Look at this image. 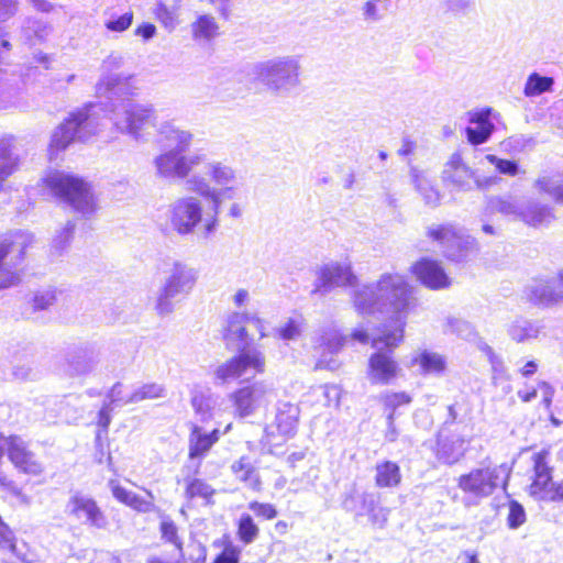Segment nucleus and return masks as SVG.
I'll list each match as a JSON object with an SVG mask.
<instances>
[{"instance_id":"obj_1","label":"nucleus","mask_w":563,"mask_h":563,"mask_svg":"<svg viewBox=\"0 0 563 563\" xmlns=\"http://www.w3.org/2000/svg\"><path fill=\"white\" fill-rule=\"evenodd\" d=\"M351 300L357 313L390 312L398 317L399 324H405L401 319L416 306L412 287L398 273H384L377 282L362 284L352 290Z\"/></svg>"},{"instance_id":"obj_2","label":"nucleus","mask_w":563,"mask_h":563,"mask_svg":"<svg viewBox=\"0 0 563 563\" xmlns=\"http://www.w3.org/2000/svg\"><path fill=\"white\" fill-rule=\"evenodd\" d=\"M301 57L279 55L257 62L252 67L254 79L268 91L284 96L301 85Z\"/></svg>"},{"instance_id":"obj_3","label":"nucleus","mask_w":563,"mask_h":563,"mask_svg":"<svg viewBox=\"0 0 563 563\" xmlns=\"http://www.w3.org/2000/svg\"><path fill=\"white\" fill-rule=\"evenodd\" d=\"M99 104L90 103L69 114L53 132L48 152L51 157L66 150L73 142H85L100 129Z\"/></svg>"},{"instance_id":"obj_4","label":"nucleus","mask_w":563,"mask_h":563,"mask_svg":"<svg viewBox=\"0 0 563 563\" xmlns=\"http://www.w3.org/2000/svg\"><path fill=\"white\" fill-rule=\"evenodd\" d=\"M402 336L404 323H400L394 330H384L373 338L372 346L376 352L371 355L367 369L372 384L386 385L398 376L400 367L391 355V349L399 344Z\"/></svg>"},{"instance_id":"obj_5","label":"nucleus","mask_w":563,"mask_h":563,"mask_svg":"<svg viewBox=\"0 0 563 563\" xmlns=\"http://www.w3.org/2000/svg\"><path fill=\"white\" fill-rule=\"evenodd\" d=\"M45 186L60 200L82 216L92 214L97 205L91 187L82 178L60 170H52L44 178Z\"/></svg>"},{"instance_id":"obj_6","label":"nucleus","mask_w":563,"mask_h":563,"mask_svg":"<svg viewBox=\"0 0 563 563\" xmlns=\"http://www.w3.org/2000/svg\"><path fill=\"white\" fill-rule=\"evenodd\" d=\"M198 278L195 268L181 262H174L159 288L154 309L158 316L165 317L174 311L173 299L187 296L194 289Z\"/></svg>"},{"instance_id":"obj_7","label":"nucleus","mask_w":563,"mask_h":563,"mask_svg":"<svg viewBox=\"0 0 563 563\" xmlns=\"http://www.w3.org/2000/svg\"><path fill=\"white\" fill-rule=\"evenodd\" d=\"M509 476L506 465L474 468L461 475L459 488L466 495L467 505H477L482 499L493 495L499 486H505Z\"/></svg>"},{"instance_id":"obj_8","label":"nucleus","mask_w":563,"mask_h":563,"mask_svg":"<svg viewBox=\"0 0 563 563\" xmlns=\"http://www.w3.org/2000/svg\"><path fill=\"white\" fill-rule=\"evenodd\" d=\"M427 236L438 242L443 255L452 262H463L478 252L476 239L453 224L431 225L427 229Z\"/></svg>"},{"instance_id":"obj_9","label":"nucleus","mask_w":563,"mask_h":563,"mask_svg":"<svg viewBox=\"0 0 563 563\" xmlns=\"http://www.w3.org/2000/svg\"><path fill=\"white\" fill-rule=\"evenodd\" d=\"M205 158V154L201 153L186 154L168 150L157 155L153 164L157 177L173 181L184 180L188 190V180L196 175L192 170L202 164Z\"/></svg>"},{"instance_id":"obj_10","label":"nucleus","mask_w":563,"mask_h":563,"mask_svg":"<svg viewBox=\"0 0 563 563\" xmlns=\"http://www.w3.org/2000/svg\"><path fill=\"white\" fill-rule=\"evenodd\" d=\"M110 119L118 131L139 140L142 129L154 124L156 111L151 103H139L129 100L117 107Z\"/></svg>"},{"instance_id":"obj_11","label":"nucleus","mask_w":563,"mask_h":563,"mask_svg":"<svg viewBox=\"0 0 563 563\" xmlns=\"http://www.w3.org/2000/svg\"><path fill=\"white\" fill-rule=\"evenodd\" d=\"M341 505L356 518L367 516L373 526L383 528L387 522L389 510L380 506V496L377 493L360 490L353 486L343 494Z\"/></svg>"},{"instance_id":"obj_12","label":"nucleus","mask_w":563,"mask_h":563,"mask_svg":"<svg viewBox=\"0 0 563 563\" xmlns=\"http://www.w3.org/2000/svg\"><path fill=\"white\" fill-rule=\"evenodd\" d=\"M276 397L275 388L272 383L257 380L245 385L230 395L235 413L240 418L253 416L262 408H266Z\"/></svg>"},{"instance_id":"obj_13","label":"nucleus","mask_w":563,"mask_h":563,"mask_svg":"<svg viewBox=\"0 0 563 563\" xmlns=\"http://www.w3.org/2000/svg\"><path fill=\"white\" fill-rule=\"evenodd\" d=\"M202 202L198 197L176 198L167 209V218L173 231L180 236L192 234L202 222Z\"/></svg>"},{"instance_id":"obj_14","label":"nucleus","mask_w":563,"mask_h":563,"mask_svg":"<svg viewBox=\"0 0 563 563\" xmlns=\"http://www.w3.org/2000/svg\"><path fill=\"white\" fill-rule=\"evenodd\" d=\"M249 369L255 374L265 371V356L257 349L240 351V354L218 365L214 377L221 383H227L242 377Z\"/></svg>"},{"instance_id":"obj_15","label":"nucleus","mask_w":563,"mask_h":563,"mask_svg":"<svg viewBox=\"0 0 563 563\" xmlns=\"http://www.w3.org/2000/svg\"><path fill=\"white\" fill-rule=\"evenodd\" d=\"M358 286L350 261H331L319 268L314 291L327 294L339 287H352L354 290Z\"/></svg>"},{"instance_id":"obj_16","label":"nucleus","mask_w":563,"mask_h":563,"mask_svg":"<svg viewBox=\"0 0 563 563\" xmlns=\"http://www.w3.org/2000/svg\"><path fill=\"white\" fill-rule=\"evenodd\" d=\"M241 185L236 180L220 188L212 187L202 175H195L188 180V191L199 195L211 202L212 211L220 213L225 200H235L241 196Z\"/></svg>"},{"instance_id":"obj_17","label":"nucleus","mask_w":563,"mask_h":563,"mask_svg":"<svg viewBox=\"0 0 563 563\" xmlns=\"http://www.w3.org/2000/svg\"><path fill=\"white\" fill-rule=\"evenodd\" d=\"M345 342L346 338L341 335L332 325L323 327L317 331L313 338V347L320 353L317 367L331 371L338 368L339 364L332 355L339 353Z\"/></svg>"},{"instance_id":"obj_18","label":"nucleus","mask_w":563,"mask_h":563,"mask_svg":"<svg viewBox=\"0 0 563 563\" xmlns=\"http://www.w3.org/2000/svg\"><path fill=\"white\" fill-rule=\"evenodd\" d=\"M66 512L81 523L97 529H104L108 525L107 518L97 503L91 497L79 493L69 498Z\"/></svg>"},{"instance_id":"obj_19","label":"nucleus","mask_w":563,"mask_h":563,"mask_svg":"<svg viewBox=\"0 0 563 563\" xmlns=\"http://www.w3.org/2000/svg\"><path fill=\"white\" fill-rule=\"evenodd\" d=\"M8 451L9 460L21 472L32 476H38L43 473V464L37 461L26 443L16 435L2 438Z\"/></svg>"},{"instance_id":"obj_20","label":"nucleus","mask_w":563,"mask_h":563,"mask_svg":"<svg viewBox=\"0 0 563 563\" xmlns=\"http://www.w3.org/2000/svg\"><path fill=\"white\" fill-rule=\"evenodd\" d=\"M101 358V347L96 343L75 346L67 354L68 371L73 376L91 373Z\"/></svg>"},{"instance_id":"obj_21","label":"nucleus","mask_w":563,"mask_h":563,"mask_svg":"<svg viewBox=\"0 0 563 563\" xmlns=\"http://www.w3.org/2000/svg\"><path fill=\"white\" fill-rule=\"evenodd\" d=\"M475 172L463 161L460 153H453L444 164L441 178L442 181L462 191H468L473 188V178Z\"/></svg>"},{"instance_id":"obj_22","label":"nucleus","mask_w":563,"mask_h":563,"mask_svg":"<svg viewBox=\"0 0 563 563\" xmlns=\"http://www.w3.org/2000/svg\"><path fill=\"white\" fill-rule=\"evenodd\" d=\"M251 313L232 312L228 316L222 330V336L228 346H232L238 351H247L250 336L245 324L250 322Z\"/></svg>"},{"instance_id":"obj_23","label":"nucleus","mask_w":563,"mask_h":563,"mask_svg":"<svg viewBox=\"0 0 563 563\" xmlns=\"http://www.w3.org/2000/svg\"><path fill=\"white\" fill-rule=\"evenodd\" d=\"M418 280L430 289H442L451 285V280L442 266L432 260L423 258L412 266Z\"/></svg>"},{"instance_id":"obj_24","label":"nucleus","mask_w":563,"mask_h":563,"mask_svg":"<svg viewBox=\"0 0 563 563\" xmlns=\"http://www.w3.org/2000/svg\"><path fill=\"white\" fill-rule=\"evenodd\" d=\"M465 439L459 433L441 431L438 435L435 456L443 464L457 463L465 454Z\"/></svg>"},{"instance_id":"obj_25","label":"nucleus","mask_w":563,"mask_h":563,"mask_svg":"<svg viewBox=\"0 0 563 563\" xmlns=\"http://www.w3.org/2000/svg\"><path fill=\"white\" fill-rule=\"evenodd\" d=\"M135 89L133 76L123 74L102 75L96 85L98 96L108 98H125L134 95Z\"/></svg>"},{"instance_id":"obj_26","label":"nucleus","mask_w":563,"mask_h":563,"mask_svg":"<svg viewBox=\"0 0 563 563\" xmlns=\"http://www.w3.org/2000/svg\"><path fill=\"white\" fill-rule=\"evenodd\" d=\"M492 110L483 109L470 112V123L473 126L465 129L467 141L473 145L485 143L492 135L495 126L489 120Z\"/></svg>"},{"instance_id":"obj_27","label":"nucleus","mask_w":563,"mask_h":563,"mask_svg":"<svg viewBox=\"0 0 563 563\" xmlns=\"http://www.w3.org/2000/svg\"><path fill=\"white\" fill-rule=\"evenodd\" d=\"M409 178L427 206L435 208L440 205L441 194L435 188L426 170L409 164Z\"/></svg>"},{"instance_id":"obj_28","label":"nucleus","mask_w":563,"mask_h":563,"mask_svg":"<svg viewBox=\"0 0 563 563\" xmlns=\"http://www.w3.org/2000/svg\"><path fill=\"white\" fill-rule=\"evenodd\" d=\"M110 487L113 497L119 500L120 503L131 507L132 509L139 511V512H151L155 509L154 504V495L146 490V497H142L131 490L125 489L121 485L117 484L115 482H110Z\"/></svg>"},{"instance_id":"obj_29","label":"nucleus","mask_w":563,"mask_h":563,"mask_svg":"<svg viewBox=\"0 0 563 563\" xmlns=\"http://www.w3.org/2000/svg\"><path fill=\"white\" fill-rule=\"evenodd\" d=\"M300 409L290 401L277 404L275 424L279 433L286 438L292 437L298 427Z\"/></svg>"},{"instance_id":"obj_30","label":"nucleus","mask_w":563,"mask_h":563,"mask_svg":"<svg viewBox=\"0 0 563 563\" xmlns=\"http://www.w3.org/2000/svg\"><path fill=\"white\" fill-rule=\"evenodd\" d=\"M21 100L19 78L0 68V110L16 108Z\"/></svg>"},{"instance_id":"obj_31","label":"nucleus","mask_w":563,"mask_h":563,"mask_svg":"<svg viewBox=\"0 0 563 563\" xmlns=\"http://www.w3.org/2000/svg\"><path fill=\"white\" fill-rule=\"evenodd\" d=\"M218 440L219 430L207 433L202 428L194 426L189 434V459H202Z\"/></svg>"},{"instance_id":"obj_32","label":"nucleus","mask_w":563,"mask_h":563,"mask_svg":"<svg viewBox=\"0 0 563 563\" xmlns=\"http://www.w3.org/2000/svg\"><path fill=\"white\" fill-rule=\"evenodd\" d=\"M554 482L551 479V471L542 454L534 456V479L530 485V495L537 499L542 500Z\"/></svg>"},{"instance_id":"obj_33","label":"nucleus","mask_w":563,"mask_h":563,"mask_svg":"<svg viewBox=\"0 0 563 563\" xmlns=\"http://www.w3.org/2000/svg\"><path fill=\"white\" fill-rule=\"evenodd\" d=\"M411 366H419L422 374H442L445 369V358L430 351L417 352L411 358Z\"/></svg>"},{"instance_id":"obj_34","label":"nucleus","mask_w":563,"mask_h":563,"mask_svg":"<svg viewBox=\"0 0 563 563\" xmlns=\"http://www.w3.org/2000/svg\"><path fill=\"white\" fill-rule=\"evenodd\" d=\"M486 211L519 219L521 203L511 195L493 196L487 200Z\"/></svg>"},{"instance_id":"obj_35","label":"nucleus","mask_w":563,"mask_h":563,"mask_svg":"<svg viewBox=\"0 0 563 563\" xmlns=\"http://www.w3.org/2000/svg\"><path fill=\"white\" fill-rule=\"evenodd\" d=\"M507 332L514 341L522 343L537 339L541 332V325L536 321L517 318L508 325Z\"/></svg>"},{"instance_id":"obj_36","label":"nucleus","mask_w":563,"mask_h":563,"mask_svg":"<svg viewBox=\"0 0 563 563\" xmlns=\"http://www.w3.org/2000/svg\"><path fill=\"white\" fill-rule=\"evenodd\" d=\"M206 174L210 180L220 188L222 186L235 183L238 172L231 165L221 161H211L206 164Z\"/></svg>"},{"instance_id":"obj_37","label":"nucleus","mask_w":563,"mask_h":563,"mask_svg":"<svg viewBox=\"0 0 563 563\" xmlns=\"http://www.w3.org/2000/svg\"><path fill=\"white\" fill-rule=\"evenodd\" d=\"M375 484L379 488H394L401 482L399 466L391 461L378 463L375 467Z\"/></svg>"},{"instance_id":"obj_38","label":"nucleus","mask_w":563,"mask_h":563,"mask_svg":"<svg viewBox=\"0 0 563 563\" xmlns=\"http://www.w3.org/2000/svg\"><path fill=\"white\" fill-rule=\"evenodd\" d=\"M552 218V210L545 205L539 202H529L526 207L521 205L519 219L529 225L538 227L550 222Z\"/></svg>"},{"instance_id":"obj_39","label":"nucleus","mask_w":563,"mask_h":563,"mask_svg":"<svg viewBox=\"0 0 563 563\" xmlns=\"http://www.w3.org/2000/svg\"><path fill=\"white\" fill-rule=\"evenodd\" d=\"M219 25L214 18L209 14L199 15L191 24V32L195 40L210 41L218 35Z\"/></svg>"},{"instance_id":"obj_40","label":"nucleus","mask_w":563,"mask_h":563,"mask_svg":"<svg viewBox=\"0 0 563 563\" xmlns=\"http://www.w3.org/2000/svg\"><path fill=\"white\" fill-rule=\"evenodd\" d=\"M534 186L539 191L548 194L556 202L563 203V176L562 175L540 177L536 180Z\"/></svg>"},{"instance_id":"obj_41","label":"nucleus","mask_w":563,"mask_h":563,"mask_svg":"<svg viewBox=\"0 0 563 563\" xmlns=\"http://www.w3.org/2000/svg\"><path fill=\"white\" fill-rule=\"evenodd\" d=\"M560 292H553V286L551 280H540L534 286H532L530 291V299L539 305H552L560 300Z\"/></svg>"},{"instance_id":"obj_42","label":"nucleus","mask_w":563,"mask_h":563,"mask_svg":"<svg viewBox=\"0 0 563 563\" xmlns=\"http://www.w3.org/2000/svg\"><path fill=\"white\" fill-rule=\"evenodd\" d=\"M166 396V388L164 385L158 383H146L139 387H136L129 396L128 401H132L133 404L143 401V400H154L158 398H164Z\"/></svg>"},{"instance_id":"obj_43","label":"nucleus","mask_w":563,"mask_h":563,"mask_svg":"<svg viewBox=\"0 0 563 563\" xmlns=\"http://www.w3.org/2000/svg\"><path fill=\"white\" fill-rule=\"evenodd\" d=\"M443 331L444 333L455 334L466 341H473L476 338L473 325L468 321L455 317H448L445 319Z\"/></svg>"},{"instance_id":"obj_44","label":"nucleus","mask_w":563,"mask_h":563,"mask_svg":"<svg viewBox=\"0 0 563 563\" xmlns=\"http://www.w3.org/2000/svg\"><path fill=\"white\" fill-rule=\"evenodd\" d=\"M232 472L235 476L246 483L251 488H256L260 484L257 473L249 457L242 456L232 464Z\"/></svg>"},{"instance_id":"obj_45","label":"nucleus","mask_w":563,"mask_h":563,"mask_svg":"<svg viewBox=\"0 0 563 563\" xmlns=\"http://www.w3.org/2000/svg\"><path fill=\"white\" fill-rule=\"evenodd\" d=\"M74 222L67 221L63 228L55 232L51 246L53 254L62 255L69 247L74 236Z\"/></svg>"},{"instance_id":"obj_46","label":"nucleus","mask_w":563,"mask_h":563,"mask_svg":"<svg viewBox=\"0 0 563 563\" xmlns=\"http://www.w3.org/2000/svg\"><path fill=\"white\" fill-rule=\"evenodd\" d=\"M216 490L203 479L191 478L186 481L185 495L189 499L202 498L210 503Z\"/></svg>"},{"instance_id":"obj_47","label":"nucleus","mask_w":563,"mask_h":563,"mask_svg":"<svg viewBox=\"0 0 563 563\" xmlns=\"http://www.w3.org/2000/svg\"><path fill=\"white\" fill-rule=\"evenodd\" d=\"M552 85L553 78L533 73L528 77L523 92L527 97L539 96L545 91H550Z\"/></svg>"},{"instance_id":"obj_48","label":"nucleus","mask_w":563,"mask_h":563,"mask_svg":"<svg viewBox=\"0 0 563 563\" xmlns=\"http://www.w3.org/2000/svg\"><path fill=\"white\" fill-rule=\"evenodd\" d=\"M260 529L249 514H243L238 523V536L244 544H250L256 540Z\"/></svg>"},{"instance_id":"obj_49","label":"nucleus","mask_w":563,"mask_h":563,"mask_svg":"<svg viewBox=\"0 0 563 563\" xmlns=\"http://www.w3.org/2000/svg\"><path fill=\"white\" fill-rule=\"evenodd\" d=\"M22 30L27 41H32V34L36 40L44 41L52 33L53 29L46 22L27 19Z\"/></svg>"},{"instance_id":"obj_50","label":"nucleus","mask_w":563,"mask_h":563,"mask_svg":"<svg viewBox=\"0 0 563 563\" xmlns=\"http://www.w3.org/2000/svg\"><path fill=\"white\" fill-rule=\"evenodd\" d=\"M301 322L297 319H289L284 325L275 329L278 338L286 341L298 339L301 334Z\"/></svg>"},{"instance_id":"obj_51","label":"nucleus","mask_w":563,"mask_h":563,"mask_svg":"<svg viewBox=\"0 0 563 563\" xmlns=\"http://www.w3.org/2000/svg\"><path fill=\"white\" fill-rule=\"evenodd\" d=\"M527 520L526 511L521 504L516 500L509 503L507 523L510 529H517Z\"/></svg>"},{"instance_id":"obj_52","label":"nucleus","mask_w":563,"mask_h":563,"mask_svg":"<svg viewBox=\"0 0 563 563\" xmlns=\"http://www.w3.org/2000/svg\"><path fill=\"white\" fill-rule=\"evenodd\" d=\"M132 22L133 13L125 12L119 16L111 15V18L104 22V26L108 31L121 33L126 31L132 25Z\"/></svg>"},{"instance_id":"obj_53","label":"nucleus","mask_w":563,"mask_h":563,"mask_svg":"<svg viewBox=\"0 0 563 563\" xmlns=\"http://www.w3.org/2000/svg\"><path fill=\"white\" fill-rule=\"evenodd\" d=\"M486 159L504 175L516 176L519 174V165L515 161L498 158L495 155H486Z\"/></svg>"},{"instance_id":"obj_54","label":"nucleus","mask_w":563,"mask_h":563,"mask_svg":"<svg viewBox=\"0 0 563 563\" xmlns=\"http://www.w3.org/2000/svg\"><path fill=\"white\" fill-rule=\"evenodd\" d=\"M157 20L164 25L165 29L172 31L177 25V16L175 10H170L164 3H158L155 9Z\"/></svg>"},{"instance_id":"obj_55","label":"nucleus","mask_w":563,"mask_h":563,"mask_svg":"<svg viewBox=\"0 0 563 563\" xmlns=\"http://www.w3.org/2000/svg\"><path fill=\"white\" fill-rule=\"evenodd\" d=\"M129 395L123 393V385L121 383H115L112 388L107 394V404L112 406L113 408L119 406H124L129 404H133L129 400Z\"/></svg>"},{"instance_id":"obj_56","label":"nucleus","mask_w":563,"mask_h":563,"mask_svg":"<svg viewBox=\"0 0 563 563\" xmlns=\"http://www.w3.org/2000/svg\"><path fill=\"white\" fill-rule=\"evenodd\" d=\"M161 532L163 539L169 543H173L180 552L183 551V542L177 534V527L172 520L162 521Z\"/></svg>"},{"instance_id":"obj_57","label":"nucleus","mask_w":563,"mask_h":563,"mask_svg":"<svg viewBox=\"0 0 563 563\" xmlns=\"http://www.w3.org/2000/svg\"><path fill=\"white\" fill-rule=\"evenodd\" d=\"M383 401L385 407L389 409V412H393L395 415V411L398 407L402 405H408L411 401V397L404 391L389 393L383 397Z\"/></svg>"},{"instance_id":"obj_58","label":"nucleus","mask_w":563,"mask_h":563,"mask_svg":"<svg viewBox=\"0 0 563 563\" xmlns=\"http://www.w3.org/2000/svg\"><path fill=\"white\" fill-rule=\"evenodd\" d=\"M192 140L194 135L190 131L179 129V131L175 135V139L170 143L175 145L172 150H177L180 153H186L190 147Z\"/></svg>"},{"instance_id":"obj_59","label":"nucleus","mask_w":563,"mask_h":563,"mask_svg":"<svg viewBox=\"0 0 563 563\" xmlns=\"http://www.w3.org/2000/svg\"><path fill=\"white\" fill-rule=\"evenodd\" d=\"M56 300L55 291L46 289L38 291L33 299V306L36 310H44L52 306Z\"/></svg>"},{"instance_id":"obj_60","label":"nucleus","mask_w":563,"mask_h":563,"mask_svg":"<svg viewBox=\"0 0 563 563\" xmlns=\"http://www.w3.org/2000/svg\"><path fill=\"white\" fill-rule=\"evenodd\" d=\"M249 508L257 516L266 520L274 519L277 516V510L272 504H264L258 501H252L249 504Z\"/></svg>"},{"instance_id":"obj_61","label":"nucleus","mask_w":563,"mask_h":563,"mask_svg":"<svg viewBox=\"0 0 563 563\" xmlns=\"http://www.w3.org/2000/svg\"><path fill=\"white\" fill-rule=\"evenodd\" d=\"M0 548L13 551L15 548V538L12 530L0 518Z\"/></svg>"},{"instance_id":"obj_62","label":"nucleus","mask_w":563,"mask_h":563,"mask_svg":"<svg viewBox=\"0 0 563 563\" xmlns=\"http://www.w3.org/2000/svg\"><path fill=\"white\" fill-rule=\"evenodd\" d=\"M123 63L124 58L122 55L118 53H111L103 59L101 64L102 75H111V71L121 68Z\"/></svg>"},{"instance_id":"obj_63","label":"nucleus","mask_w":563,"mask_h":563,"mask_svg":"<svg viewBox=\"0 0 563 563\" xmlns=\"http://www.w3.org/2000/svg\"><path fill=\"white\" fill-rule=\"evenodd\" d=\"M241 550L238 547H225L224 550L217 556L214 563H239Z\"/></svg>"},{"instance_id":"obj_64","label":"nucleus","mask_w":563,"mask_h":563,"mask_svg":"<svg viewBox=\"0 0 563 563\" xmlns=\"http://www.w3.org/2000/svg\"><path fill=\"white\" fill-rule=\"evenodd\" d=\"M378 2L379 0H368L364 3L363 16L365 21L376 22L382 19Z\"/></svg>"}]
</instances>
